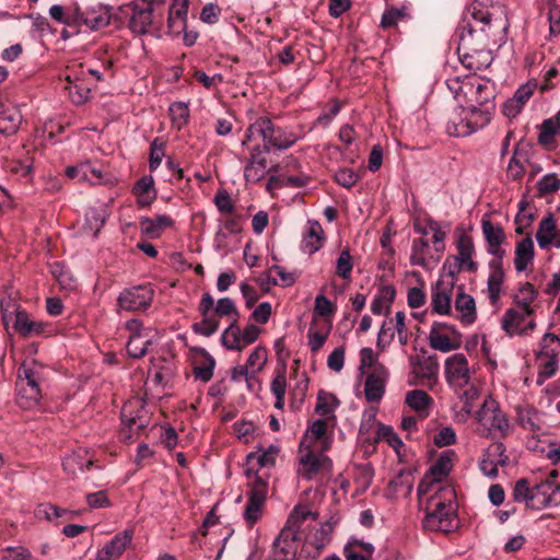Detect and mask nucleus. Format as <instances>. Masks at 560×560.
<instances>
[{
    "label": "nucleus",
    "instance_id": "nucleus-1",
    "mask_svg": "<svg viewBox=\"0 0 560 560\" xmlns=\"http://www.w3.org/2000/svg\"><path fill=\"white\" fill-rule=\"evenodd\" d=\"M491 0H474L468 4L459 22L457 52L462 63L469 70L478 71L490 65L491 58L485 50L488 40L498 32H506L509 22L500 5Z\"/></svg>",
    "mask_w": 560,
    "mask_h": 560
},
{
    "label": "nucleus",
    "instance_id": "nucleus-2",
    "mask_svg": "<svg viewBox=\"0 0 560 560\" xmlns=\"http://www.w3.org/2000/svg\"><path fill=\"white\" fill-rule=\"evenodd\" d=\"M153 1L135 0L119 8L120 14L128 20L127 27L135 35L162 36L163 12H154Z\"/></svg>",
    "mask_w": 560,
    "mask_h": 560
},
{
    "label": "nucleus",
    "instance_id": "nucleus-3",
    "mask_svg": "<svg viewBox=\"0 0 560 560\" xmlns=\"http://www.w3.org/2000/svg\"><path fill=\"white\" fill-rule=\"evenodd\" d=\"M454 494V490L441 488L429 499V511L422 521L424 529L450 533L457 527L456 511L452 505Z\"/></svg>",
    "mask_w": 560,
    "mask_h": 560
},
{
    "label": "nucleus",
    "instance_id": "nucleus-4",
    "mask_svg": "<svg viewBox=\"0 0 560 560\" xmlns=\"http://www.w3.org/2000/svg\"><path fill=\"white\" fill-rule=\"evenodd\" d=\"M476 419L479 424L477 433L481 438L503 440L511 433V424L506 413L501 410L499 402L492 398L483 401L481 408L477 411Z\"/></svg>",
    "mask_w": 560,
    "mask_h": 560
},
{
    "label": "nucleus",
    "instance_id": "nucleus-5",
    "mask_svg": "<svg viewBox=\"0 0 560 560\" xmlns=\"http://www.w3.org/2000/svg\"><path fill=\"white\" fill-rule=\"evenodd\" d=\"M245 476L249 479L247 482V502L244 509L243 518L248 527H253L262 516L269 491V475L260 474L248 467Z\"/></svg>",
    "mask_w": 560,
    "mask_h": 560
},
{
    "label": "nucleus",
    "instance_id": "nucleus-6",
    "mask_svg": "<svg viewBox=\"0 0 560 560\" xmlns=\"http://www.w3.org/2000/svg\"><path fill=\"white\" fill-rule=\"evenodd\" d=\"M155 291L151 283L124 289L117 298V306L126 312L147 311L154 299Z\"/></svg>",
    "mask_w": 560,
    "mask_h": 560
},
{
    "label": "nucleus",
    "instance_id": "nucleus-7",
    "mask_svg": "<svg viewBox=\"0 0 560 560\" xmlns=\"http://www.w3.org/2000/svg\"><path fill=\"white\" fill-rule=\"evenodd\" d=\"M459 90L465 97V106L495 108L494 90L489 82H464Z\"/></svg>",
    "mask_w": 560,
    "mask_h": 560
},
{
    "label": "nucleus",
    "instance_id": "nucleus-8",
    "mask_svg": "<svg viewBox=\"0 0 560 560\" xmlns=\"http://www.w3.org/2000/svg\"><path fill=\"white\" fill-rule=\"evenodd\" d=\"M110 22V13L107 7L96 4L85 10L75 5L73 8V23L84 24L92 31H97L106 27Z\"/></svg>",
    "mask_w": 560,
    "mask_h": 560
},
{
    "label": "nucleus",
    "instance_id": "nucleus-9",
    "mask_svg": "<svg viewBox=\"0 0 560 560\" xmlns=\"http://www.w3.org/2000/svg\"><path fill=\"white\" fill-rule=\"evenodd\" d=\"M445 377L450 386L463 388L470 381L468 360L463 353H455L445 360Z\"/></svg>",
    "mask_w": 560,
    "mask_h": 560
},
{
    "label": "nucleus",
    "instance_id": "nucleus-10",
    "mask_svg": "<svg viewBox=\"0 0 560 560\" xmlns=\"http://www.w3.org/2000/svg\"><path fill=\"white\" fill-rule=\"evenodd\" d=\"M560 491V483L545 479L533 487L530 510L540 511L551 505H559L556 494Z\"/></svg>",
    "mask_w": 560,
    "mask_h": 560
},
{
    "label": "nucleus",
    "instance_id": "nucleus-11",
    "mask_svg": "<svg viewBox=\"0 0 560 560\" xmlns=\"http://www.w3.org/2000/svg\"><path fill=\"white\" fill-rule=\"evenodd\" d=\"M300 534L296 529L284 526L273 541L272 556L282 560H293L296 556Z\"/></svg>",
    "mask_w": 560,
    "mask_h": 560
},
{
    "label": "nucleus",
    "instance_id": "nucleus-12",
    "mask_svg": "<svg viewBox=\"0 0 560 560\" xmlns=\"http://www.w3.org/2000/svg\"><path fill=\"white\" fill-rule=\"evenodd\" d=\"M213 306L214 300L212 295L209 292H205L199 303V312L202 319L199 323H195L191 327L195 334L210 337L217 332L220 320L210 314Z\"/></svg>",
    "mask_w": 560,
    "mask_h": 560
},
{
    "label": "nucleus",
    "instance_id": "nucleus-13",
    "mask_svg": "<svg viewBox=\"0 0 560 560\" xmlns=\"http://www.w3.org/2000/svg\"><path fill=\"white\" fill-rule=\"evenodd\" d=\"M301 468L299 474L305 480H312L319 471L331 472L332 460L324 454H315L307 451L300 457Z\"/></svg>",
    "mask_w": 560,
    "mask_h": 560
},
{
    "label": "nucleus",
    "instance_id": "nucleus-14",
    "mask_svg": "<svg viewBox=\"0 0 560 560\" xmlns=\"http://www.w3.org/2000/svg\"><path fill=\"white\" fill-rule=\"evenodd\" d=\"M133 529L127 528L116 534L101 550L93 560H118L133 539Z\"/></svg>",
    "mask_w": 560,
    "mask_h": 560
},
{
    "label": "nucleus",
    "instance_id": "nucleus-15",
    "mask_svg": "<svg viewBox=\"0 0 560 560\" xmlns=\"http://www.w3.org/2000/svg\"><path fill=\"white\" fill-rule=\"evenodd\" d=\"M387 376V369L382 363H377L374 372L370 373L364 382V395L368 401L377 402L383 398Z\"/></svg>",
    "mask_w": 560,
    "mask_h": 560
},
{
    "label": "nucleus",
    "instance_id": "nucleus-16",
    "mask_svg": "<svg viewBox=\"0 0 560 560\" xmlns=\"http://www.w3.org/2000/svg\"><path fill=\"white\" fill-rule=\"evenodd\" d=\"M536 241L541 249H548L550 246L560 248V230L551 212L539 222Z\"/></svg>",
    "mask_w": 560,
    "mask_h": 560
},
{
    "label": "nucleus",
    "instance_id": "nucleus-17",
    "mask_svg": "<svg viewBox=\"0 0 560 560\" xmlns=\"http://www.w3.org/2000/svg\"><path fill=\"white\" fill-rule=\"evenodd\" d=\"M481 230L488 244V253L494 256L493 259H502L505 250L501 248L505 240V233L500 224L494 225L490 220L481 221Z\"/></svg>",
    "mask_w": 560,
    "mask_h": 560
},
{
    "label": "nucleus",
    "instance_id": "nucleus-18",
    "mask_svg": "<svg viewBox=\"0 0 560 560\" xmlns=\"http://www.w3.org/2000/svg\"><path fill=\"white\" fill-rule=\"evenodd\" d=\"M189 0H173L168 8L167 34L179 36L187 27Z\"/></svg>",
    "mask_w": 560,
    "mask_h": 560
},
{
    "label": "nucleus",
    "instance_id": "nucleus-19",
    "mask_svg": "<svg viewBox=\"0 0 560 560\" xmlns=\"http://www.w3.org/2000/svg\"><path fill=\"white\" fill-rule=\"evenodd\" d=\"M272 124L273 121L267 116L258 117L247 127L242 145H246L257 138H261L262 144H260V147L265 148L266 151H269Z\"/></svg>",
    "mask_w": 560,
    "mask_h": 560
},
{
    "label": "nucleus",
    "instance_id": "nucleus-20",
    "mask_svg": "<svg viewBox=\"0 0 560 560\" xmlns=\"http://www.w3.org/2000/svg\"><path fill=\"white\" fill-rule=\"evenodd\" d=\"M22 124V114L18 106L9 102L0 103V133L14 135Z\"/></svg>",
    "mask_w": 560,
    "mask_h": 560
},
{
    "label": "nucleus",
    "instance_id": "nucleus-21",
    "mask_svg": "<svg viewBox=\"0 0 560 560\" xmlns=\"http://www.w3.org/2000/svg\"><path fill=\"white\" fill-rule=\"evenodd\" d=\"M131 194L137 197L138 208H149L158 197L153 176L144 175L138 179L131 188Z\"/></svg>",
    "mask_w": 560,
    "mask_h": 560
},
{
    "label": "nucleus",
    "instance_id": "nucleus-22",
    "mask_svg": "<svg viewBox=\"0 0 560 560\" xmlns=\"http://www.w3.org/2000/svg\"><path fill=\"white\" fill-rule=\"evenodd\" d=\"M457 255L454 260L465 266V270L475 273L478 270V264L472 260L475 245L472 237L466 233H462L456 243Z\"/></svg>",
    "mask_w": 560,
    "mask_h": 560
},
{
    "label": "nucleus",
    "instance_id": "nucleus-23",
    "mask_svg": "<svg viewBox=\"0 0 560 560\" xmlns=\"http://www.w3.org/2000/svg\"><path fill=\"white\" fill-rule=\"evenodd\" d=\"M303 135H299L289 128L280 127L273 122L269 151H285L292 148L299 140L303 139Z\"/></svg>",
    "mask_w": 560,
    "mask_h": 560
},
{
    "label": "nucleus",
    "instance_id": "nucleus-24",
    "mask_svg": "<svg viewBox=\"0 0 560 560\" xmlns=\"http://www.w3.org/2000/svg\"><path fill=\"white\" fill-rule=\"evenodd\" d=\"M14 329L24 338L39 336L46 331L47 325L43 322L30 319L25 310L18 307L15 310Z\"/></svg>",
    "mask_w": 560,
    "mask_h": 560
},
{
    "label": "nucleus",
    "instance_id": "nucleus-25",
    "mask_svg": "<svg viewBox=\"0 0 560 560\" xmlns=\"http://www.w3.org/2000/svg\"><path fill=\"white\" fill-rule=\"evenodd\" d=\"M325 242V233L318 221L310 220L306 233L301 243L302 252L313 255L318 252Z\"/></svg>",
    "mask_w": 560,
    "mask_h": 560
},
{
    "label": "nucleus",
    "instance_id": "nucleus-26",
    "mask_svg": "<svg viewBox=\"0 0 560 560\" xmlns=\"http://www.w3.org/2000/svg\"><path fill=\"white\" fill-rule=\"evenodd\" d=\"M93 466L92 458L88 457V451L79 448L63 457L62 468L71 477H75L79 472L90 470Z\"/></svg>",
    "mask_w": 560,
    "mask_h": 560
},
{
    "label": "nucleus",
    "instance_id": "nucleus-27",
    "mask_svg": "<svg viewBox=\"0 0 560 560\" xmlns=\"http://www.w3.org/2000/svg\"><path fill=\"white\" fill-rule=\"evenodd\" d=\"M139 224L143 235L149 238H159L165 229L174 225V220L166 214H159L154 219L142 217Z\"/></svg>",
    "mask_w": 560,
    "mask_h": 560
},
{
    "label": "nucleus",
    "instance_id": "nucleus-28",
    "mask_svg": "<svg viewBox=\"0 0 560 560\" xmlns=\"http://www.w3.org/2000/svg\"><path fill=\"white\" fill-rule=\"evenodd\" d=\"M468 114L466 107L460 105L450 117L446 124V131L453 137H467L472 133V128L468 124Z\"/></svg>",
    "mask_w": 560,
    "mask_h": 560
},
{
    "label": "nucleus",
    "instance_id": "nucleus-29",
    "mask_svg": "<svg viewBox=\"0 0 560 560\" xmlns=\"http://www.w3.org/2000/svg\"><path fill=\"white\" fill-rule=\"evenodd\" d=\"M490 275L488 277V292L491 304L499 301L501 287L504 280L502 259H491L489 261Z\"/></svg>",
    "mask_w": 560,
    "mask_h": 560
},
{
    "label": "nucleus",
    "instance_id": "nucleus-30",
    "mask_svg": "<svg viewBox=\"0 0 560 560\" xmlns=\"http://www.w3.org/2000/svg\"><path fill=\"white\" fill-rule=\"evenodd\" d=\"M141 413H147L143 402L139 400H129L126 404H124L121 408V421L124 425H126L128 430L131 431L136 422V419L140 417ZM131 438L132 436L130 432H120V439L122 441H129L131 440Z\"/></svg>",
    "mask_w": 560,
    "mask_h": 560
},
{
    "label": "nucleus",
    "instance_id": "nucleus-31",
    "mask_svg": "<svg viewBox=\"0 0 560 560\" xmlns=\"http://www.w3.org/2000/svg\"><path fill=\"white\" fill-rule=\"evenodd\" d=\"M455 452L453 450L443 451L435 463L429 468L428 478L433 481L442 482L451 472L453 468V458Z\"/></svg>",
    "mask_w": 560,
    "mask_h": 560
},
{
    "label": "nucleus",
    "instance_id": "nucleus-32",
    "mask_svg": "<svg viewBox=\"0 0 560 560\" xmlns=\"http://www.w3.org/2000/svg\"><path fill=\"white\" fill-rule=\"evenodd\" d=\"M406 404L415 410L420 419L429 416L430 409L433 406V398L422 389H413L406 394Z\"/></svg>",
    "mask_w": 560,
    "mask_h": 560
},
{
    "label": "nucleus",
    "instance_id": "nucleus-33",
    "mask_svg": "<svg viewBox=\"0 0 560 560\" xmlns=\"http://www.w3.org/2000/svg\"><path fill=\"white\" fill-rule=\"evenodd\" d=\"M535 256L534 242L532 236L528 234L522 241L516 244L514 266L516 271H525L528 265L533 264Z\"/></svg>",
    "mask_w": 560,
    "mask_h": 560
},
{
    "label": "nucleus",
    "instance_id": "nucleus-34",
    "mask_svg": "<svg viewBox=\"0 0 560 560\" xmlns=\"http://www.w3.org/2000/svg\"><path fill=\"white\" fill-rule=\"evenodd\" d=\"M528 315L523 314L518 310L509 308L502 317V328L510 335H526L527 328H524V320Z\"/></svg>",
    "mask_w": 560,
    "mask_h": 560
},
{
    "label": "nucleus",
    "instance_id": "nucleus-35",
    "mask_svg": "<svg viewBox=\"0 0 560 560\" xmlns=\"http://www.w3.org/2000/svg\"><path fill=\"white\" fill-rule=\"evenodd\" d=\"M455 310L460 314L459 319L465 325H470L476 320V303L471 295L459 291L455 299Z\"/></svg>",
    "mask_w": 560,
    "mask_h": 560
},
{
    "label": "nucleus",
    "instance_id": "nucleus-36",
    "mask_svg": "<svg viewBox=\"0 0 560 560\" xmlns=\"http://www.w3.org/2000/svg\"><path fill=\"white\" fill-rule=\"evenodd\" d=\"M194 351L200 354L202 360L199 364L194 366L192 374L196 380H200L201 382L207 383L213 376L215 360L203 348H195Z\"/></svg>",
    "mask_w": 560,
    "mask_h": 560
},
{
    "label": "nucleus",
    "instance_id": "nucleus-37",
    "mask_svg": "<svg viewBox=\"0 0 560 560\" xmlns=\"http://www.w3.org/2000/svg\"><path fill=\"white\" fill-rule=\"evenodd\" d=\"M287 366L276 369V375L270 384V390L276 397L275 408L282 410L284 407V397L287 393Z\"/></svg>",
    "mask_w": 560,
    "mask_h": 560
},
{
    "label": "nucleus",
    "instance_id": "nucleus-38",
    "mask_svg": "<svg viewBox=\"0 0 560 560\" xmlns=\"http://www.w3.org/2000/svg\"><path fill=\"white\" fill-rule=\"evenodd\" d=\"M517 422L525 430H529L533 432H538L541 430L540 413L534 407H518Z\"/></svg>",
    "mask_w": 560,
    "mask_h": 560
},
{
    "label": "nucleus",
    "instance_id": "nucleus-39",
    "mask_svg": "<svg viewBox=\"0 0 560 560\" xmlns=\"http://www.w3.org/2000/svg\"><path fill=\"white\" fill-rule=\"evenodd\" d=\"M67 86L69 97L75 105H82L90 98L91 89L84 83L83 80L78 78L72 79L67 77Z\"/></svg>",
    "mask_w": 560,
    "mask_h": 560
},
{
    "label": "nucleus",
    "instance_id": "nucleus-40",
    "mask_svg": "<svg viewBox=\"0 0 560 560\" xmlns=\"http://www.w3.org/2000/svg\"><path fill=\"white\" fill-rule=\"evenodd\" d=\"M429 345L432 349L446 353L452 350L459 349L462 346V339L455 337L451 338L442 332L430 330Z\"/></svg>",
    "mask_w": 560,
    "mask_h": 560
},
{
    "label": "nucleus",
    "instance_id": "nucleus-41",
    "mask_svg": "<svg viewBox=\"0 0 560 560\" xmlns=\"http://www.w3.org/2000/svg\"><path fill=\"white\" fill-rule=\"evenodd\" d=\"M466 107V112L468 114V124H470V127L472 128V133L476 132L478 129L483 128L487 126L492 117V114L495 108H488V107Z\"/></svg>",
    "mask_w": 560,
    "mask_h": 560
},
{
    "label": "nucleus",
    "instance_id": "nucleus-42",
    "mask_svg": "<svg viewBox=\"0 0 560 560\" xmlns=\"http://www.w3.org/2000/svg\"><path fill=\"white\" fill-rule=\"evenodd\" d=\"M221 342L228 350L243 351L238 320L232 318L228 328L221 335Z\"/></svg>",
    "mask_w": 560,
    "mask_h": 560
},
{
    "label": "nucleus",
    "instance_id": "nucleus-43",
    "mask_svg": "<svg viewBox=\"0 0 560 560\" xmlns=\"http://www.w3.org/2000/svg\"><path fill=\"white\" fill-rule=\"evenodd\" d=\"M558 136H560V108L555 116L542 121L538 142L540 144H549Z\"/></svg>",
    "mask_w": 560,
    "mask_h": 560
},
{
    "label": "nucleus",
    "instance_id": "nucleus-44",
    "mask_svg": "<svg viewBox=\"0 0 560 560\" xmlns=\"http://www.w3.org/2000/svg\"><path fill=\"white\" fill-rule=\"evenodd\" d=\"M18 402L24 409H31L38 405L42 398V392H35L33 387H27L20 381L16 382Z\"/></svg>",
    "mask_w": 560,
    "mask_h": 560
},
{
    "label": "nucleus",
    "instance_id": "nucleus-45",
    "mask_svg": "<svg viewBox=\"0 0 560 560\" xmlns=\"http://www.w3.org/2000/svg\"><path fill=\"white\" fill-rule=\"evenodd\" d=\"M318 516L317 513L312 512L307 509L305 505H296L293 508L291 513L288 516V520L285 522L284 526H289L292 529H296V532L300 534V528L302 524L308 518L312 517L313 520H316Z\"/></svg>",
    "mask_w": 560,
    "mask_h": 560
},
{
    "label": "nucleus",
    "instance_id": "nucleus-46",
    "mask_svg": "<svg viewBox=\"0 0 560 560\" xmlns=\"http://www.w3.org/2000/svg\"><path fill=\"white\" fill-rule=\"evenodd\" d=\"M373 441L374 443H378L380 441H386V443L397 453L399 452V448L402 447L404 445L401 439L394 431L393 427L383 423L377 424L376 435Z\"/></svg>",
    "mask_w": 560,
    "mask_h": 560
},
{
    "label": "nucleus",
    "instance_id": "nucleus-47",
    "mask_svg": "<svg viewBox=\"0 0 560 560\" xmlns=\"http://www.w3.org/2000/svg\"><path fill=\"white\" fill-rule=\"evenodd\" d=\"M168 114L173 126L178 130L188 124L190 116L188 104L184 102H174L168 107Z\"/></svg>",
    "mask_w": 560,
    "mask_h": 560
},
{
    "label": "nucleus",
    "instance_id": "nucleus-48",
    "mask_svg": "<svg viewBox=\"0 0 560 560\" xmlns=\"http://www.w3.org/2000/svg\"><path fill=\"white\" fill-rule=\"evenodd\" d=\"M451 301V293L441 291L439 289L433 290L431 294L432 313L439 315H448L452 310Z\"/></svg>",
    "mask_w": 560,
    "mask_h": 560
},
{
    "label": "nucleus",
    "instance_id": "nucleus-49",
    "mask_svg": "<svg viewBox=\"0 0 560 560\" xmlns=\"http://www.w3.org/2000/svg\"><path fill=\"white\" fill-rule=\"evenodd\" d=\"M277 171L278 166L268 168V163H259L258 165L246 163L244 166V178L247 183L256 184L265 178L267 173Z\"/></svg>",
    "mask_w": 560,
    "mask_h": 560
},
{
    "label": "nucleus",
    "instance_id": "nucleus-50",
    "mask_svg": "<svg viewBox=\"0 0 560 560\" xmlns=\"http://www.w3.org/2000/svg\"><path fill=\"white\" fill-rule=\"evenodd\" d=\"M338 404L339 401L335 395L319 390L317 394L315 411L323 417H327L335 411Z\"/></svg>",
    "mask_w": 560,
    "mask_h": 560
},
{
    "label": "nucleus",
    "instance_id": "nucleus-51",
    "mask_svg": "<svg viewBox=\"0 0 560 560\" xmlns=\"http://www.w3.org/2000/svg\"><path fill=\"white\" fill-rule=\"evenodd\" d=\"M439 369L438 357L433 354L418 361L417 374L422 378L432 380L436 378Z\"/></svg>",
    "mask_w": 560,
    "mask_h": 560
},
{
    "label": "nucleus",
    "instance_id": "nucleus-52",
    "mask_svg": "<svg viewBox=\"0 0 560 560\" xmlns=\"http://www.w3.org/2000/svg\"><path fill=\"white\" fill-rule=\"evenodd\" d=\"M533 494V487L526 478L518 479L513 488V500L517 503H524L530 510V501Z\"/></svg>",
    "mask_w": 560,
    "mask_h": 560
},
{
    "label": "nucleus",
    "instance_id": "nucleus-53",
    "mask_svg": "<svg viewBox=\"0 0 560 560\" xmlns=\"http://www.w3.org/2000/svg\"><path fill=\"white\" fill-rule=\"evenodd\" d=\"M279 453V447L269 445L262 453L252 452L247 455V462L256 459L260 467H272L276 464V457Z\"/></svg>",
    "mask_w": 560,
    "mask_h": 560
},
{
    "label": "nucleus",
    "instance_id": "nucleus-54",
    "mask_svg": "<svg viewBox=\"0 0 560 560\" xmlns=\"http://www.w3.org/2000/svg\"><path fill=\"white\" fill-rule=\"evenodd\" d=\"M505 452L506 448L503 442L495 441L485 450L483 455L499 464L501 467H504L509 464V456Z\"/></svg>",
    "mask_w": 560,
    "mask_h": 560
},
{
    "label": "nucleus",
    "instance_id": "nucleus-55",
    "mask_svg": "<svg viewBox=\"0 0 560 560\" xmlns=\"http://www.w3.org/2000/svg\"><path fill=\"white\" fill-rule=\"evenodd\" d=\"M537 189L539 197L555 194L560 189V178H558L557 174L549 173L538 180Z\"/></svg>",
    "mask_w": 560,
    "mask_h": 560
},
{
    "label": "nucleus",
    "instance_id": "nucleus-56",
    "mask_svg": "<svg viewBox=\"0 0 560 560\" xmlns=\"http://www.w3.org/2000/svg\"><path fill=\"white\" fill-rule=\"evenodd\" d=\"M353 261L349 249L342 250L336 261V275L345 280L350 279Z\"/></svg>",
    "mask_w": 560,
    "mask_h": 560
},
{
    "label": "nucleus",
    "instance_id": "nucleus-57",
    "mask_svg": "<svg viewBox=\"0 0 560 560\" xmlns=\"http://www.w3.org/2000/svg\"><path fill=\"white\" fill-rule=\"evenodd\" d=\"M164 148L165 143L160 138H155L151 142L149 155V168L151 172H154L160 166L165 155Z\"/></svg>",
    "mask_w": 560,
    "mask_h": 560
},
{
    "label": "nucleus",
    "instance_id": "nucleus-58",
    "mask_svg": "<svg viewBox=\"0 0 560 560\" xmlns=\"http://www.w3.org/2000/svg\"><path fill=\"white\" fill-rule=\"evenodd\" d=\"M40 380L42 377L38 371L24 365L20 368L18 381L25 384L27 387H33L35 392H42L39 387Z\"/></svg>",
    "mask_w": 560,
    "mask_h": 560
},
{
    "label": "nucleus",
    "instance_id": "nucleus-59",
    "mask_svg": "<svg viewBox=\"0 0 560 560\" xmlns=\"http://www.w3.org/2000/svg\"><path fill=\"white\" fill-rule=\"evenodd\" d=\"M214 313L218 317L232 316V318H236V320L240 318L235 303L230 298L219 299L215 303Z\"/></svg>",
    "mask_w": 560,
    "mask_h": 560
},
{
    "label": "nucleus",
    "instance_id": "nucleus-60",
    "mask_svg": "<svg viewBox=\"0 0 560 560\" xmlns=\"http://www.w3.org/2000/svg\"><path fill=\"white\" fill-rule=\"evenodd\" d=\"M267 362V349L265 347H256L247 358L246 365L253 372L261 371Z\"/></svg>",
    "mask_w": 560,
    "mask_h": 560
},
{
    "label": "nucleus",
    "instance_id": "nucleus-61",
    "mask_svg": "<svg viewBox=\"0 0 560 560\" xmlns=\"http://www.w3.org/2000/svg\"><path fill=\"white\" fill-rule=\"evenodd\" d=\"M407 16L406 8H389L384 11L381 19V27L386 30L395 26L399 20Z\"/></svg>",
    "mask_w": 560,
    "mask_h": 560
},
{
    "label": "nucleus",
    "instance_id": "nucleus-62",
    "mask_svg": "<svg viewBox=\"0 0 560 560\" xmlns=\"http://www.w3.org/2000/svg\"><path fill=\"white\" fill-rule=\"evenodd\" d=\"M334 178L340 186L349 189L359 182L360 176L352 168L343 167L335 173Z\"/></svg>",
    "mask_w": 560,
    "mask_h": 560
},
{
    "label": "nucleus",
    "instance_id": "nucleus-63",
    "mask_svg": "<svg viewBox=\"0 0 560 560\" xmlns=\"http://www.w3.org/2000/svg\"><path fill=\"white\" fill-rule=\"evenodd\" d=\"M549 36L557 37L560 34V5L549 2L548 10Z\"/></svg>",
    "mask_w": 560,
    "mask_h": 560
},
{
    "label": "nucleus",
    "instance_id": "nucleus-64",
    "mask_svg": "<svg viewBox=\"0 0 560 560\" xmlns=\"http://www.w3.org/2000/svg\"><path fill=\"white\" fill-rule=\"evenodd\" d=\"M31 551L22 546L7 547L1 556V560H31Z\"/></svg>",
    "mask_w": 560,
    "mask_h": 560
}]
</instances>
